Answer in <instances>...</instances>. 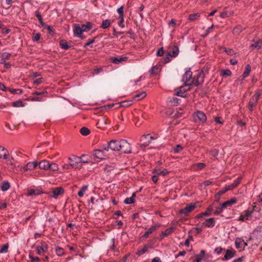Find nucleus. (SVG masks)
Returning <instances> with one entry per match:
<instances>
[{
  "mask_svg": "<svg viewBox=\"0 0 262 262\" xmlns=\"http://www.w3.org/2000/svg\"><path fill=\"white\" fill-rule=\"evenodd\" d=\"M159 71V68L158 67L155 66L151 68L150 70V73L151 74H157Z\"/></svg>",
  "mask_w": 262,
  "mask_h": 262,
  "instance_id": "nucleus-50",
  "label": "nucleus"
},
{
  "mask_svg": "<svg viewBox=\"0 0 262 262\" xmlns=\"http://www.w3.org/2000/svg\"><path fill=\"white\" fill-rule=\"evenodd\" d=\"M251 46L257 49H260L262 47V41L261 40H258L254 43H252Z\"/></svg>",
  "mask_w": 262,
  "mask_h": 262,
  "instance_id": "nucleus-37",
  "label": "nucleus"
},
{
  "mask_svg": "<svg viewBox=\"0 0 262 262\" xmlns=\"http://www.w3.org/2000/svg\"><path fill=\"white\" fill-rule=\"evenodd\" d=\"M132 104L131 100H125L120 102V106L122 107H128Z\"/></svg>",
  "mask_w": 262,
  "mask_h": 262,
  "instance_id": "nucleus-36",
  "label": "nucleus"
},
{
  "mask_svg": "<svg viewBox=\"0 0 262 262\" xmlns=\"http://www.w3.org/2000/svg\"><path fill=\"white\" fill-rule=\"evenodd\" d=\"M179 100L180 99H178L177 97H173L171 98L170 100V102L171 105H177L178 104H179Z\"/></svg>",
  "mask_w": 262,
  "mask_h": 262,
  "instance_id": "nucleus-42",
  "label": "nucleus"
},
{
  "mask_svg": "<svg viewBox=\"0 0 262 262\" xmlns=\"http://www.w3.org/2000/svg\"><path fill=\"white\" fill-rule=\"evenodd\" d=\"M0 158L5 160L9 159L8 150L3 146H0Z\"/></svg>",
  "mask_w": 262,
  "mask_h": 262,
  "instance_id": "nucleus-13",
  "label": "nucleus"
},
{
  "mask_svg": "<svg viewBox=\"0 0 262 262\" xmlns=\"http://www.w3.org/2000/svg\"><path fill=\"white\" fill-rule=\"evenodd\" d=\"M108 150H104V145L101 146V149H95L94 150V156L99 159H104L106 156V152Z\"/></svg>",
  "mask_w": 262,
  "mask_h": 262,
  "instance_id": "nucleus-5",
  "label": "nucleus"
},
{
  "mask_svg": "<svg viewBox=\"0 0 262 262\" xmlns=\"http://www.w3.org/2000/svg\"><path fill=\"white\" fill-rule=\"evenodd\" d=\"M40 35L39 33H36L34 34L33 37V40L34 41H37L40 39Z\"/></svg>",
  "mask_w": 262,
  "mask_h": 262,
  "instance_id": "nucleus-59",
  "label": "nucleus"
},
{
  "mask_svg": "<svg viewBox=\"0 0 262 262\" xmlns=\"http://www.w3.org/2000/svg\"><path fill=\"white\" fill-rule=\"evenodd\" d=\"M234 253L230 250H227L226 251V253L224 257L223 258V260H228L231 259L232 257L234 256Z\"/></svg>",
  "mask_w": 262,
  "mask_h": 262,
  "instance_id": "nucleus-23",
  "label": "nucleus"
},
{
  "mask_svg": "<svg viewBox=\"0 0 262 262\" xmlns=\"http://www.w3.org/2000/svg\"><path fill=\"white\" fill-rule=\"evenodd\" d=\"M250 71H251V67L249 64H248L246 66V67L245 68V70L244 73L243 74V75H242L243 78L241 79V80H243L245 78L248 76V75L250 74Z\"/></svg>",
  "mask_w": 262,
  "mask_h": 262,
  "instance_id": "nucleus-27",
  "label": "nucleus"
},
{
  "mask_svg": "<svg viewBox=\"0 0 262 262\" xmlns=\"http://www.w3.org/2000/svg\"><path fill=\"white\" fill-rule=\"evenodd\" d=\"M8 245H4L2 248L0 249V253H6L8 251Z\"/></svg>",
  "mask_w": 262,
  "mask_h": 262,
  "instance_id": "nucleus-53",
  "label": "nucleus"
},
{
  "mask_svg": "<svg viewBox=\"0 0 262 262\" xmlns=\"http://www.w3.org/2000/svg\"><path fill=\"white\" fill-rule=\"evenodd\" d=\"M39 167L43 170H48L49 166V162L47 160H42L38 163Z\"/></svg>",
  "mask_w": 262,
  "mask_h": 262,
  "instance_id": "nucleus-19",
  "label": "nucleus"
},
{
  "mask_svg": "<svg viewBox=\"0 0 262 262\" xmlns=\"http://www.w3.org/2000/svg\"><path fill=\"white\" fill-rule=\"evenodd\" d=\"M115 238H112L111 241V249L112 250H115Z\"/></svg>",
  "mask_w": 262,
  "mask_h": 262,
  "instance_id": "nucleus-60",
  "label": "nucleus"
},
{
  "mask_svg": "<svg viewBox=\"0 0 262 262\" xmlns=\"http://www.w3.org/2000/svg\"><path fill=\"white\" fill-rule=\"evenodd\" d=\"M152 173L158 175L161 174L163 176H165L168 174L169 172L166 169H161L160 168H155L153 170Z\"/></svg>",
  "mask_w": 262,
  "mask_h": 262,
  "instance_id": "nucleus-18",
  "label": "nucleus"
},
{
  "mask_svg": "<svg viewBox=\"0 0 262 262\" xmlns=\"http://www.w3.org/2000/svg\"><path fill=\"white\" fill-rule=\"evenodd\" d=\"M115 165H113V166L107 165L104 168V170L107 172L111 171L115 167Z\"/></svg>",
  "mask_w": 262,
  "mask_h": 262,
  "instance_id": "nucleus-61",
  "label": "nucleus"
},
{
  "mask_svg": "<svg viewBox=\"0 0 262 262\" xmlns=\"http://www.w3.org/2000/svg\"><path fill=\"white\" fill-rule=\"evenodd\" d=\"M222 75L225 77L229 76L231 75V72L229 69L224 70L222 71Z\"/></svg>",
  "mask_w": 262,
  "mask_h": 262,
  "instance_id": "nucleus-46",
  "label": "nucleus"
},
{
  "mask_svg": "<svg viewBox=\"0 0 262 262\" xmlns=\"http://www.w3.org/2000/svg\"><path fill=\"white\" fill-rule=\"evenodd\" d=\"M173 230V228L170 227L167 229L165 231L162 232V234L164 236H168L170 234Z\"/></svg>",
  "mask_w": 262,
  "mask_h": 262,
  "instance_id": "nucleus-40",
  "label": "nucleus"
},
{
  "mask_svg": "<svg viewBox=\"0 0 262 262\" xmlns=\"http://www.w3.org/2000/svg\"><path fill=\"white\" fill-rule=\"evenodd\" d=\"M192 72L190 70H187L182 76V81L184 82L185 86H188L194 84V79L192 78Z\"/></svg>",
  "mask_w": 262,
  "mask_h": 262,
  "instance_id": "nucleus-2",
  "label": "nucleus"
},
{
  "mask_svg": "<svg viewBox=\"0 0 262 262\" xmlns=\"http://www.w3.org/2000/svg\"><path fill=\"white\" fill-rule=\"evenodd\" d=\"M204 72L203 71L199 72L197 76L194 78V85L196 86H199L200 84L203 83L204 80Z\"/></svg>",
  "mask_w": 262,
  "mask_h": 262,
  "instance_id": "nucleus-7",
  "label": "nucleus"
},
{
  "mask_svg": "<svg viewBox=\"0 0 262 262\" xmlns=\"http://www.w3.org/2000/svg\"><path fill=\"white\" fill-rule=\"evenodd\" d=\"M118 19H119V21H118V25L122 28H124V25L123 24V22H124L123 16H119Z\"/></svg>",
  "mask_w": 262,
  "mask_h": 262,
  "instance_id": "nucleus-47",
  "label": "nucleus"
},
{
  "mask_svg": "<svg viewBox=\"0 0 262 262\" xmlns=\"http://www.w3.org/2000/svg\"><path fill=\"white\" fill-rule=\"evenodd\" d=\"M52 192L53 194V196L56 197L63 192V189L61 187H57L53 190Z\"/></svg>",
  "mask_w": 262,
  "mask_h": 262,
  "instance_id": "nucleus-25",
  "label": "nucleus"
},
{
  "mask_svg": "<svg viewBox=\"0 0 262 262\" xmlns=\"http://www.w3.org/2000/svg\"><path fill=\"white\" fill-rule=\"evenodd\" d=\"M149 139V140L151 141L152 140L155 139V138L152 136H150L149 134L144 135L141 137L140 141L141 142H144V139Z\"/></svg>",
  "mask_w": 262,
  "mask_h": 262,
  "instance_id": "nucleus-39",
  "label": "nucleus"
},
{
  "mask_svg": "<svg viewBox=\"0 0 262 262\" xmlns=\"http://www.w3.org/2000/svg\"><path fill=\"white\" fill-rule=\"evenodd\" d=\"M172 57L170 55V52H168L166 55V57L164 59V62L165 63L169 62L171 60V58Z\"/></svg>",
  "mask_w": 262,
  "mask_h": 262,
  "instance_id": "nucleus-51",
  "label": "nucleus"
},
{
  "mask_svg": "<svg viewBox=\"0 0 262 262\" xmlns=\"http://www.w3.org/2000/svg\"><path fill=\"white\" fill-rule=\"evenodd\" d=\"M244 243V240L241 238L237 237L235 239V246L236 248L239 249L243 248V244Z\"/></svg>",
  "mask_w": 262,
  "mask_h": 262,
  "instance_id": "nucleus-29",
  "label": "nucleus"
},
{
  "mask_svg": "<svg viewBox=\"0 0 262 262\" xmlns=\"http://www.w3.org/2000/svg\"><path fill=\"white\" fill-rule=\"evenodd\" d=\"M241 180L242 178L241 177H238L237 179L234 180L232 184L227 186L228 187V189H229L230 190H232L235 187H236L241 183Z\"/></svg>",
  "mask_w": 262,
  "mask_h": 262,
  "instance_id": "nucleus-21",
  "label": "nucleus"
},
{
  "mask_svg": "<svg viewBox=\"0 0 262 262\" xmlns=\"http://www.w3.org/2000/svg\"><path fill=\"white\" fill-rule=\"evenodd\" d=\"M158 225H154L152 226L143 235V237L146 238L148 237L149 235L154 232L157 229Z\"/></svg>",
  "mask_w": 262,
  "mask_h": 262,
  "instance_id": "nucleus-20",
  "label": "nucleus"
},
{
  "mask_svg": "<svg viewBox=\"0 0 262 262\" xmlns=\"http://www.w3.org/2000/svg\"><path fill=\"white\" fill-rule=\"evenodd\" d=\"M9 91L13 94H20L22 93V90L20 89H10Z\"/></svg>",
  "mask_w": 262,
  "mask_h": 262,
  "instance_id": "nucleus-56",
  "label": "nucleus"
},
{
  "mask_svg": "<svg viewBox=\"0 0 262 262\" xmlns=\"http://www.w3.org/2000/svg\"><path fill=\"white\" fill-rule=\"evenodd\" d=\"M169 52H170V55L172 56V57H175L179 54V48L177 46H174L172 47V50L171 51H169Z\"/></svg>",
  "mask_w": 262,
  "mask_h": 262,
  "instance_id": "nucleus-28",
  "label": "nucleus"
},
{
  "mask_svg": "<svg viewBox=\"0 0 262 262\" xmlns=\"http://www.w3.org/2000/svg\"><path fill=\"white\" fill-rule=\"evenodd\" d=\"M193 118L195 122L201 124H204L207 120V117L205 113L200 111L194 113Z\"/></svg>",
  "mask_w": 262,
  "mask_h": 262,
  "instance_id": "nucleus-4",
  "label": "nucleus"
},
{
  "mask_svg": "<svg viewBox=\"0 0 262 262\" xmlns=\"http://www.w3.org/2000/svg\"><path fill=\"white\" fill-rule=\"evenodd\" d=\"M127 57H112L110 58V60L112 62L115 64H119L123 61L127 60Z\"/></svg>",
  "mask_w": 262,
  "mask_h": 262,
  "instance_id": "nucleus-12",
  "label": "nucleus"
},
{
  "mask_svg": "<svg viewBox=\"0 0 262 262\" xmlns=\"http://www.w3.org/2000/svg\"><path fill=\"white\" fill-rule=\"evenodd\" d=\"M215 225L214 218L206 219L205 222L202 224V226L206 227H213Z\"/></svg>",
  "mask_w": 262,
  "mask_h": 262,
  "instance_id": "nucleus-15",
  "label": "nucleus"
},
{
  "mask_svg": "<svg viewBox=\"0 0 262 262\" xmlns=\"http://www.w3.org/2000/svg\"><path fill=\"white\" fill-rule=\"evenodd\" d=\"M261 93L260 91L259 90H257L255 92L254 95L250 98L248 104V108L250 111L252 112L253 111V107L256 105L257 101L261 96Z\"/></svg>",
  "mask_w": 262,
  "mask_h": 262,
  "instance_id": "nucleus-3",
  "label": "nucleus"
},
{
  "mask_svg": "<svg viewBox=\"0 0 262 262\" xmlns=\"http://www.w3.org/2000/svg\"><path fill=\"white\" fill-rule=\"evenodd\" d=\"M142 142V145L144 147L148 146L150 143V141L148 139H144V142Z\"/></svg>",
  "mask_w": 262,
  "mask_h": 262,
  "instance_id": "nucleus-63",
  "label": "nucleus"
},
{
  "mask_svg": "<svg viewBox=\"0 0 262 262\" xmlns=\"http://www.w3.org/2000/svg\"><path fill=\"white\" fill-rule=\"evenodd\" d=\"M228 190H230L229 189H228V187L227 186H226L224 189L220 190L216 194V196H218L219 197L220 196H221V195H222L223 194H224V193H225L226 191H227Z\"/></svg>",
  "mask_w": 262,
  "mask_h": 262,
  "instance_id": "nucleus-44",
  "label": "nucleus"
},
{
  "mask_svg": "<svg viewBox=\"0 0 262 262\" xmlns=\"http://www.w3.org/2000/svg\"><path fill=\"white\" fill-rule=\"evenodd\" d=\"M200 16V14L199 13L191 14L189 15L188 19L191 21H193L198 19Z\"/></svg>",
  "mask_w": 262,
  "mask_h": 262,
  "instance_id": "nucleus-33",
  "label": "nucleus"
},
{
  "mask_svg": "<svg viewBox=\"0 0 262 262\" xmlns=\"http://www.w3.org/2000/svg\"><path fill=\"white\" fill-rule=\"evenodd\" d=\"M13 106L14 107H23L24 106V103L21 101H16L13 103Z\"/></svg>",
  "mask_w": 262,
  "mask_h": 262,
  "instance_id": "nucleus-43",
  "label": "nucleus"
},
{
  "mask_svg": "<svg viewBox=\"0 0 262 262\" xmlns=\"http://www.w3.org/2000/svg\"><path fill=\"white\" fill-rule=\"evenodd\" d=\"M56 252L58 256H62L64 254L63 249L60 247H57L56 248Z\"/></svg>",
  "mask_w": 262,
  "mask_h": 262,
  "instance_id": "nucleus-48",
  "label": "nucleus"
},
{
  "mask_svg": "<svg viewBox=\"0 0 262 262\" xmlns=\"http://www.w3.org/2000/svg\"><path fill=\"white\" fill-rule=\"evenodd\" d=\"M69 164L73 168H76L80 163V159L76 156L69 158Z\"/></svg>",
  "mask_w": 262,
  "mask_h": 262,
  "instance_id": "nucleus-9",
  "label": "nucleus"
},
{
  "mask_svg": "<svg viewBox=\"0 0 262 262\" xmlns=\"http://www.w3.org/2000/svg\"><path fill=\"white\" fill-rule=\"evenodd\" d=\"M120 150L125 154H130L132 152V148L130 145L125 140H122L121 143Z\"/></svg>",
  "mask_w": 262,
  "mask_h": 262,
  "instance_id": "nucleus-6",
  "label": "nucleus"
},
{
  "mask_svg": "<svg viewBox=\"0 0 262 262\" xmlns=\"http://www.w3.org/2000/svg\"><path fill=\"white\" fill-rule=\"evenodd\" d=\"M81 27L83 32H87L92 28V25L91 23L89 22L85 25H81Z\"/></svg>",
  "mask_w": 262,
  "mask_h": 262,
  "instance_id": "nucleus-31",
  "label": "nucleus"
},
{
  "mask_svg": "<svg viewBox=\"0 0 262 262\" xmlns=\"http://www.w3.org/2000/svg\"><path fill=\"white\" fill-rule=\"evenodd\" d=\"M103 70L102 68H96L94 70V71L93 72V74H98L101 72H102Z\"/></svg>",
  "mask_w": 262,
  "mask_h": 262,
  "instance_id": "nucleus-62",
  "label": "nucleus"
},
{
  "mask_svg": "<svg viewBox=\"0 0 262 262\" xmlns=\"http://www.w3.org/2000/svg\"><path fill=\"white\" fill-rule=\"evenodd\" d=\"M195 207H196V205L195 204H187L185 208H184L180 210V213L181 214H184L185 215L187 216Z\"/></svg>",
  "mask_w": 262,
  "mask_h": 262,
  "instance_id": "nucleus-8",
  "label": "nucleus"
},
{
  "mask_svg": "<svg viewBox=\"0 0 262 262\" xmlns=\"http://www.w3.org/2000/svg\"><path fill=\"white\" fill-rule=\"evenodd\" d=\"M195 168L196 169L200 170V169H202L203 168H204L205 166V164L203 163H199L196 164L195 165Z\"/></svg>",
  "mask_w": 262,
  "mask_h": 262,
  "instance_id": "nucleus-52",
  "label": "nucleus"
},
{
  "mask_svg": "<svg viewBox=\"0 0 262 262\" xmlns=\"http://www.w3.org/2000/svg\"><path fill=\"white\" fill-rule=\"evenodd\" d=\"M236 202V200L232 199L230 200L227 201L222 204V208H226L228 206H231L232 205L235 204Z\"/></svg>",
  "mask_w": 262,
  "mask_h": 262,
  "instance_id": "nucleus-22",
  "label": "nucleus"
},
{
  "mask_svg": "<svg viewBox=\"0 0 262 262\" xmlns=\"http://www.w3.org/2000/svg\"><path fill=\"white\" fill-rule=\"evenodd\" d=\"M38 166V163L36 161L28 162L23 169L24 171L32 170L34 169Z\"/></svg>",
  "mask_w": 262,
  "mask_h": 262,
  "instance_id": "nucleus-11",
  "label": "nucleus"
},
{
  "mask_svg": "<svg viewBox=\"0 0 262 262\" xmlns=\"http://www.w3.org/2000/svg\"><path fill=\"white\" fill-rule=\"evenodd\" d=\"M147 250V248L146 247H144L143 248L138 250L137 252V254L138 255H141L145 253Z\"/></svg>",
  "mask_w": 262,
  "mask_h": 262,
  "instance_id": "nucleus-49",
  "label": "nucleus"
},
{
  "mask_svg": "<svg viewBox=\"0 0 262 262\" xmlns=\"http://www.w3.org/2000/svg\"><path fill=\"white\" fill-rule=\"evenodd\" d=\"M190 86H186L185 84L184 86H181L179 90L177 92V95L182 97L186 96L185 93L190 89Z\"/></svg>",
  "mask_w": 262,
  "mask_h": 262,
  "instance_id": "nucleus-10",
  "label": "nucleus"
},
{
  "mask_svg": "<svg viewBox=\"0 0 262 262\" xmlns=\"http://www.w3.org/2000/svg\"><path fill=\"white\" fill-rule=\"evenodd\" d=\"M88 186L84 185L80 189L78 192V195L80 197H82L84 195V193L88 190Z\"/></svg>",
  "mask_w": 262,
  "mask_h": 262,
  "instance_id": "nucleus-32",
  "label": "nucleus"
},
{
  "mask_svg": "<svg viewBox=\"0 0 262 262\" xmlns=\"http://www.w3.org/2000/svg\"><path fill=\"white\" fill-rule=\"evenodd\" d=\"M29 258L34 262H40V259L38 257H33L32 255H29Z\"/></svg>",
  "mask_w": 262,
  "mask_h": 262,
  "instance_id": "nucleus-57",
  "label": "nucleus"
},
{
  "mask_svg": "<svg viewBox=\"0 0 262 262\" xmlns=\"http://www.w3.org/2000/svg\"><path fill=\"white\" fill-rule=\"evenodd\" d=\"M111 25V21L109 19H105L102 21L101 27L102 29H106Z\"/></svg>",
  "mask_w": 262,
  "mask_h": 262,
  "instance_id": "nucleus-34",
  "label": "nucleus"
},
{
  "mask_svg": "<svg viewBox=\"0 0 262 262\" xmlns=\"http://www.w3.org/2000/svg\"><path fill=\"white\" fill-rule=\"evenodd\" d=\"M58 169V166L55 163H49V169L52 171H56Z\"/></svg>",
  "mask_w": 262,
  "mask_h": 262,
  "instance_id": "nucleus-35",
  "label": "nucleus"
},
{
  "mask_svg": "<svg viewBox=\"0 0 262 262\" xmlns=\"http://www.w3.org/2000/svg\"><path fill=\"white\" fill-rule=\"evenodd\" d=\"M146 96V93L145 92H142L138 94L135 95L134 96V99L136 101H139L142 99Z\"/></svg>",
  "mask_w": 262,
  "mask_h": 262,
  "instance_id": "nucleus-26",
  "label": "nucleus"
},
{
  "mask_svg": "<svg viewBox=\"0 0 262 262\" xmlns=\"http://www.w3.org/2000/svg\"><path fill=\"white\" fill-rule=\"evenodd\" d=\"M47 249L48 246L45 243H41V246L36 248L37 252L39 255H41L44 252L47 251Z\"/></svg>",
  "mask_w": 262,
  "mask_h": 262,
  "instance_id": "nucleus-17",
  "label": "nucleus"
},
{
  "mask_svg": "<svg viewBox=\"0 0 262 262\" xmlns=\"http://www.w3.org/2000/svg\"><path fill=\"white\" fill-rule=\"evenodd\" d=\"M1 188L3 191H6L9 189L10 183L8 181H4L2 183Z\"/></svg>",
  "mask_w": 262,
  "mask_h": 262,
  "instance_id": "nucleus-30",
  "label": "nucleus"
},
{
  "mask_svg": "<svg viewBox=\"0 0 262 262\" xmlns=\"http://www.w3.org/2000/svg\"><path fill=\"white\" fill-rule=\"evenodd\" d=\"M183 148L180 144L177 145L176 147L174 148V151L175 153H178L182 150Z\"/></svg>",
  "mask_w": 262,
  "mask_h": 262,
  "instance_id": "nucleus-55",
  "label": "nucleus"
},
{
  "mask_svg": "<svg viewBox=\"0 0 262 262\" xmlns=\"http://www.w3.org/2000/svg\"><path fill=\"white\" fill-rule=\"evenodd\" d=\"M121 142L122 140L119 141L111 140L107 144L104 145V150H109L110 149L113 151H120Z\"/></svg>",
  "mask_w": 262,
  "mask_h": 262,
  "instance_id": "nucleus-1",
  "label": "nucleus"
},
{
  "mask_svg": "<svg viewBox=\"0 0 262 262\" xmlns=\"http://www.w3.org/2000/svg\"><path fill=\"white\" fill-rule=\"evenodd\" d=\"M82 32L83 31H82L81 25L79 24H75L74 29V35L79 37H81V35Z\"/></svg>",
  "mask_w": 262,
  "mask_h": 262,
  "instance_id": "nucleus-14",
  "label": "nucleus"
},
{
  "mask_svg": "<svg viewBox=\"0 0 262 262\" xmlns=\"http://www.w3.org/2000/svg\"><path fill=\"white\" fill-rule=\"evenodd\" d=\"M224 52H226L228 55H233L235 53L234 51L232 49H227L226 48H224Z\"/></svg>",
  "mask_w": 262,
  "mask_h": 262,
  "instance_id": "nucleus-54",
  "label": "nucleus"
},
{
  "mask_svg": "<svg viewBox=\"0 0 262 262\" xmlns=\"http://www.w3.org/2000/svg\"><path fill=\"white\" fill-rule=\"evenodd\" d=\"M80 132L81 135L83 136H87L90 134V130L85 127H83L81 128Z\"/></svg>",
  "mask_w": 262,
  "mask_h": 262,
  "instance_id": "nucleus-38",
  "label": "nucleus"
},
{
  "mask_svg": "<svg viewBox=\"0 0 262 262\" xmlns=\"http://www.w3.org/2000/svg\"><path fill=\"white\" fill-rule=\"evenodd\" d=\"M1 56L2 57V58L6 61V60L10 58L11 56V54L9 53L4 52L2 53Z\"/></svg>",
  "mask_w": 262,
  "mask_h": 262,
  "instance_id": "nucleus-45",
  "label": "nucleus"
},
{
  "mask_svg": "<svg viewBox=\"0 0 262 262\" xmlns=\"http://www.w3.org/2000/svg\"><path fill=\"white\" fill-rule=\"evenodd\" d=\"M117 12L119 14V16H123V7H120L117 9Z\"/></svg>",
  "mask_w": 262,
  "mask_h": 262,
  "instance_id": "nucleus-64",
  "label": "nucleus"
},
{
  "mask_svg": "<svg viewBox=\"0 0 262 262\" xmlns=\"http://www.w3.org/2000/svg\"><path fill=\"white\" fill-rule=\"evenodd\" d=\"M136 193H133L130 198H127L125 199L124 202L126 204H130L134 203L136 197Z\"/></svg>",
  "mask_w": 262,
  "mask_h": 262,
  "instance_id": "nucleus-24",
  "label": "nucleus"
},
{
  "mask_svg": "<svg viewBox=\"0 0 262 262\" xmlns=\"http://www.w3.org/2000/svg\"><path fill=\"white\" fill-rule=\"evenodd\" d=\"M43 193V192L42 190L36 189H31L28 190L27 195L28 196H37L40 194Z\"/></svg>",
  "mask_w": 262,
  "mask_h": 262,
  "instance_id": "nucleus-16",
  "label": "nucleus"
},
{
  "mask_svg": "<svg viewBox=\"0 0 262 262\" xmlns=\"http://www.w3.org/2000/svg\"><path fill=\"white\" fill-rule=\"evenodd\" d=\"M60 46L62 49L64 50H67L70 47V46L68 45L67 42L64 40H61L60 41Z\"/></svg>",
  "mask_w": 262,
  "mask_h": 262,
  "instance_id": "nucleus-41",
  "label": "nucleus"
},
{
  "mask_svg": "<svg viewBox=\"0 0 262 262\" xmlns=\"http://www.w3.org/2000/svg\"><path fill=\"white\" fill-rule=\"evenodd\" d=\"M163 54H164V50H163V48H160L158 50V51H157V52L156 53V55L158 56H162L163 55Z\"/></svg>",
  "mask_w": 262,
  "mask_h": 262,
  "instance_id": "nucleus-58",
  "label": "nucleus"
}]
</instances>
